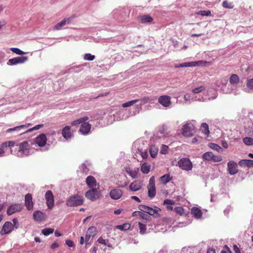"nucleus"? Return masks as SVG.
I'll return each mask as SVG.
<instances>
[{
  "label": "nucleus",
  "mask_w": 253,
  "mask_h": 253,
  "mask_svg": "<svg viewBox=\"0 0 253 253\" xmlns=\"http://www.w3.org/2000/svg\"><path fill=\"white\" fill-rule=\"evenodd\" d=\"M83 202L84 200L81 196L74 195L67 201L66 205L68 207H75L82 205Z\"/></svg>",
  "instance_id": "f257e3e1"
},
{
  "label": "nucleus",
  "mask_w": 253,
  "mask_h": 253,
  "mask_svg": "<svg viewBox=\"0 0 253 253\" xmlns=\"http://www.w3.org/2000/svg\"><path fill=\"white\" fill-rule=\"evenodd\" d=\"M30 145L27 141H23L19 145V151L17 152V155L19 157L27 156L29 153Z\"/></svg>",
  "instance_id": "f03ea898"
},
{
  "label": "nucleus",
  "mask_w": 253,
  "mask_h": 253,
  "mask_svg": "<svg viewBox=\"0 0 253 253\" xmlns=\"http://www.w3.org/2000/svg\"><path fill=\"white\" fill-rule=\"evenodd\" d=\"M178 165L181 169L187 171L191 170L193 168L192 162L187 158L180 159L178 162Z\"/></svg>",
  "instance_id": "7ed1b4c3"
},
{
  "label": "nucleus",
  "mask_w": 253,
  "mask_h": 253,
  "mask_svg": "<svg viewBox=\"0 0 253 253\" xmlns=\"http://www.w3.org/2000/svg\"><path fill=\"white\" fill-rule=\"evenodd\" d=\"M99 186L97 188L91 189L86 192L85 197L91 201H95L99 198L100 193L98 191Z\"/></svg>",
  "instance_id": "20e7f679"
},
{
  "label": "nucleus",
  "mask_w": 253,
  "mask_h": 253,
  "mask_svg": "<svg viewBox=\"0 0 253 253\" xmlns=\"http://www.w3.org/2000/svg\"><path fill=\"white\" fill-rule=\"evenodd\" d=\"M147 188L148 197L150 198H154L156 193L154 176H152L150 177Z\"/></svg>",
  "instance_id": "39448f33"
},
{
  "label": "nucleus",
  "mask_w": 253,
  "mask_h": 253,
  "mask_svg": "<svg viewBox=\"0 0 253 253\" xmlns=\"http://www.w3.org/2000/svg\"><path fill=\"white\" fill-rule=\"evenodd\" d=\"M194 126L191 124H186L184 125L182 128V134L186 137H190L193 135Z\"/></svg>",
  "instance_id": "423d86ee"
},
{
  "label": "nucleus",
  "mask_w": 253,
  "mask_h": 253,
  "mask_svg": "<svg viewBox=\"0 0 253 253\" xmlns=\"http://www.w3.org/2000/svg\"><path fill=\"white\" fill-rule=\"evenodd\" d=\"M45 198L46 203L48 209H51L53 208L54 204V197L52 192L50 190H48L45 194Z\"/></svg>",
  "instance_id": "0eeeda50"
},
{
  "label": "nucleus",
  "mask_w": 253,
  "mask_h": 253,
  "mask_svg": "<svg viewBox=\"0 0 253 253\" xmlns=\"http://www.w3.org/2000/svg\"><path fill=\"white\" fill-rule=\"evenodd\" d=\"M13 229V225L11 222L6 221L3 225L2 228L0 231V234L1 235L8 234L12 232Z\"/></svg>",
  "instance_id": "6e6552de"
},
{
  "label": "nucleus",
  "mask_w": 253,
  "mask_h": 253,
  "mask_svg": "<svg viewBox=\"0 0 253 253\" xmlns=\"http://www.w3.org/2000/svg\"><path fill=\"white\" fill-rule=\"evenodd\" d=\"M227 170L231 175H235L238 172V165L233 161H230L227 163Z\"/></svg>",
  "instance_id": "1a4fd4ad"
},
{
  "label": "nucleus",
  "mask_w": 253,
  "mask_h": 253,
  "mask_svg": "<svg viewBox=\"0 0 253 253\" xmlns=\"http://www.w3.org/2000/svg\"><path fill=\"white\" fill-rule=\"evenodd\" d=\"M171 98L168 95L160 96L158 99V102L165 107H168L171 105Z\"/></svg>",
  "instance_id": "9d476101"
},
{
  "label": "nucleus",
  "mask_w": 253,
  "mask_h": 253,
  "mask_svg": "<svg viewBox=\"0 0 253 253\" xmlns=\"http://www.w3.org/2000/svg\"><path fill=\"white\" fill-rule=\"evenodd\" d=\"M96 232V229L94 226H91L88 229L85 236L86 245L90 244L89 240L95 236Z\"/></svg>",
  "instance_id": "9b49d317"
},
{
  "label": "nucleus",
  "mask_w": 253,
  "mask_h": 253,
  "mask_svg": "<svg viewBox=\"0 0 253 253\" xmlns=\"http://www.w3.org/2000/svg\"><path fill=\"white\" fill-rule=\"evenodd\" d=\"M143 185V182L141 180H135L129 184V188L132 191H137L141 189Z\"/></svg>",
  "instance_id": "f8f14e48"
},
{
  "label": "nucleus",
  "mask_w": 253,
  "mask_h": 253,
  "mask_svg": "<svg viewBox=\"0 0 253 253\" xmlns=\"http://www.w3.org/2000/svg\"><path fill=\"white\" fill-rule=\"evenodd\" d=\"M47 141V138L45 134L43 133L40 134L35 138V142L40 147L45 146Z\"/></svg>",
  "instance_id": "ddd939ff"
},
{
  "label": "nucleus",
  "mask_w": 253,
  "mask_h": 253,
  "mask_svg": "<svg viewBox=\"0 0 253 253\" xmlns=\"http://www.w3.org/2000/svg\"><path fill=\"white\" fill-rule=\"evenodd\" d=\"M23 208L22 205L21 204H14L10 206L7 210V214L8 215H11L13 213L20 211Z\"/></svg>",
  "instance_id": "4468645a"
},
{
  "label": "nucleus",
  "mask_w": 253,
  "mask_h": 253,
  "mask_svg": "<svg viewBox=\"0 0 253 253\" xmlns=\"http://www.w3.org/2000/svg\"><path fill=\"white\" fill-rule=\"evenodd\" d=\"M86 184L90 189L97 188V183L95 178L91 175L87 176L85 179Z\"/></svg>",
  "instance_id": "2eb2a0df"
},
{
  "label": "nucleus",
  "mask_w": 253,
  "mask_h": 253,
  "mask_svg": "<svg viewBox=\"0 0 253 253\" xmlns=\"http://www.w3.org/2000/svg\"><path fill=\"white\" fill-rule=\"evenodd\" d=\"M28 56H21L16 57L10 59L8 61V63L10 64H19V63H23L28 61Z\"/></svg>",
  "instance_id": "dca6fc26"
},
{
  "label": "nucleus",
  "mask_w": 253,
  "mask_h": 253,
  "mask_svg": "<svg viewBox=\"0 0 253 253\" xmlns=\"http://www.w3.org/2000/svg\"><path fill=\"white\" fill-rule=\"evenodd\" d=\"M33 202L32 196L31 194H27L25 197V205L28 210H31L33 209Z\"/></svg>",
  "instance_id": "f3484780"
},
{
  "label": "nucleus",
  "mask_w": 253,
  "mask_h": 253,
  "mask_svg": "<svg viewBox=\"0 0 253 253\" xmlns=\"http://www.w3.org/2000/svg\"><path fill=\"white\" fill-rule=\"evenodd\" d=\"M33 218L35 220L42 221L45 220L46 215L40 211H36L33 213Z\"/></svg>",
  "instance_id": "a211bd4d"
},
{
  "label": "nucleus",
  "mask_w": 253,
  "mask_h": 253,
  "mask_svg": "<svg viewBox=\"0 0 253 253\" xmlns=\"http://www.w3.org/2000/svg\"><path fill=\"white\" fill-rule=\"evenodd\" d=\"M123 195V191L120 189H114L110 192L111 198L114 200L120 199Z\"/></svg>",
  "instance_id": "6ab92c4d"
},
{
  "label": "nucleus",
  "mask_w": 253,
  "mask_h": 253,
  "mask_svg": "<svg viewBox=\"0 0 253 253\" xmlns=\"http://www.w3.org/2000/svg\"><path fill=\"white\" fill-rule=\"evenodd\" d=\"M31 125V124L28 123V124H26V125H21V126H15V127H13V128H10L7 129L6 130V132L10 133V132H11L12 131H16L17 132H19L21 130L25 129L27 128Z\"/></svg>",
  "instance_id": "aec40b11"
},
{
  "label": "nucleus",
  "mask_w": 253,
  "mask_h": 253,
  "mask_svg": "<svg viewBox=\"0 0 253 253\" xmlns=\"http://www.w3.org/2000/svg\"><path fill=\"white\" fill-rule=\"evenodd\" d=\"M72 19L71 17L64 19L61 22L57 23L54 27L53 29L55 30H60L66 24L70 23Z\"/></svg>",
  "instance_id": "412c9836"
},
{
  "label": "nucleus",
  "mask_w": 253,
  "mask_h": 253,
  "mask_svg": "<svg viewBox=\"0 0 253 253\" xmlns=\"http://www.w3.org/2000/svg\"><path fill=\"white\" fill-rule=\"evenodd\" d=\"M90 128L91 125L88 123L84 122L81 124L79 131L83 134H86L90 131Z\"/></svg>",
  "instance_id": "4be33fe9"
},
{
  "label": "nucleus",
  "mask_w": 253,
  "mask_h": 253,
  "mask_svg": "<svg viewBox=\"0 0 253 253\" xmlns=\"http://www.w3.org/2000/svg\"><path fill=\"white\" fill-rule=\"evenodd\" d=\"M161 211V209L158 207H155L154 209L149 207L147 213L154 217H158L160 216L159 212Z\"/></svg>",
  "instance_id": "5701e85b"
},
{
  "label": "nucleus",
  "mask_w": 253,
  "mask_h": 253,
  "mask_svg": "<svg viewBox=\"0 0 253 253\" xmlns=\"http://www.w3.org/2000/svg\"><path fill=\"white\" fill-rule=\"evenodd\" d=\"M191 214L196 219H200L202 216L201 210L197 207H193L191 210Z\"/></svg>",
  "instance_id": "b1692460"
},
{
  "label": "nucleus",
  "mask_w": 253,
  "mask_h": 253,
  "mask_svg": "<svg viewBox=\"0 0 253 253\" xmlns=\"http://www.w3.org/2000/svg\"><path fill=\"white\" fill-rule=\"evenodd\" d=\"M140 22L142 24L150 23L153 21V18L149 15H143L139 17Z\"/></svg>",
  "instance_id": "393cba45"
},
{
  "label": "nucleus",
  "mask_w": 253,
  "mask_h": 253,
  "mask_svg": "<svg viewBox=\"0 0 253 253\" xmlns=\"http://www.w3.org/2000/svg\"><path fill=\"white\" fill-rule=\"evenodd\" d=\"M238 164L240 167H253V160H242L239 162Z\"/></svg>",
  "instance_id": "a878e982"
},
{
  "label": "nucleus",
  "mask_w": 253,
  "mask_h": 253,
  "mask_svg": "<svg viewBox=\"0 0 253 253\" xmlns=\"http://www.w3.org/2000/svg\"><path fill=\"white\" fill-rule=\"evenodd\" d=\"M62 136L66 139L71 137L72 133L71 132V127L69 126H66L63 128L62 131Z\"/></svg>",
  "instance_id": "bb28decb"
},
{
  "label": "nucleus",
  "mask_w": 253,
  "mask_h": 253,
  "mask_svg": "<svg viewBox=\"0 0 253 253\" xmlns=\"http://www.w3.org/2000/svg\"><path fill=\"white\" fill-rule=\"evenodd\" d=\"M151 166L146 163H144L141 166V171L144 174H147L150 171Z\"/></svg>",
  "instance_id": "cd10ccee"
},
{
  "label": "nucleus",
  "mask_w": 253,
  "mask_h": 253,
  "mask_svg": "<svg viewBox=\"0 0 253 253\" xmlns=\"http://www.w3.org/2000/svg\"><path fill=\"white\" fill-rule=\"evenodd\" d=\"M213 154L211 152H207L202 155V158L208 161H211Z\"/></svg>",
  "instance_id": "c85d7f7f"
},
{
  "label": "nucleus",
  "mask_w": 253,
  "mask_h": 253,
  "mask_svg": "<svg viewBox=\"0 0 253 253\" xmlns=\"http://www.w3.org/2000/svg\"><path fill=\"white\" fill-rule=\"evenodd\" d=\"M201 130L203 133L207 135H209L210 133V130L209 129V126L207 123H203L201 125Z\"/></svg>",
  "instance_id": "c756f323"
},
{
  "label": "nucleus",
  "mask_w": 253,
  "mask_h": 253,
  "mask_svg": "<svg viewBox=\"0 0 253 253\" xmlns=\"http://www.w3.org/2000/svg\"><path fill=\"white\" fill-rule=\"evenodd\" d=\"M230 83L232 84H237L239 82V78L236 74H232L230 78Z\"/></svg>",
  "instance_id": "7c9ffc66"
},
{
  "label": "nucleus",
  "mask_w": 253,
  "mask_h": 253,
  "mask_svg": "<svg viewBox=\"0 0 253 253\" xmlns=\"http://www.w3.org/2000/svg\"><path fill=\"white\" fill-rule=\"evenodd\" d=\"M43 126H44L43 124L36 125L35 126H34L33 127H32L29 129H28L27 130H25V131L20 132L19 133V134L22 135V134L26 133L29 132H31L32 131H34L35 130H38V129H40V128L43 127Z\"/></svg>",
  "instance_id": "2f4dec72"
},
{
  "label": "nucleus",
  "mask_w": 253,
  "mask_h": 253,
  "mask_svg": "<svg viewBox=\"0 0 253 253\" xmlns=\"http://www.w3.org/2000/svg\"><path fill=\"white\" fill-rule=\"evenodd\" d=\"M158 151V149L155 146H152L150 147L149 149V153L152 158H155L157 156Z\"/></svg>",
  "instance_id": "473e14b6"
},
{
  "label": "nucleus",
  "mask_w": 253,
  "mask_h": 253,
  "mask_svg": "<svg viewBox=\"0 0 253 253\" xmlns=\"http://www.w3.org/2000/svg\"><path fill=\"white\" fill-rule=\"evenodd\" d=\"M88 119V117H84L83 118L74 121L73 122H72L71 125L72 126H75L76 125L82 124L84 122L87 121Z\"/></svg>",
  "instance_id": "72a5a7b5"
},
{
  "label": "nucleus",
  "mask_w": 253,
  "mask_h": 253,
  "mask_svg": "<svg viewBox=\"0 0 253 253\" xmlns=\"http://www.w3.org/2000/svg\"><path fill=\"white\" fill-rule=\"evenodd\" d=\"M130 227V225L129 223H125L122 225H119L116 226V228L120 230H127Z\"/></svg>",
  "instance_id": "f704fd0d"
},
{
  "label": "nucleus",
  "mask_w": 253,
  "mask_h": 253,
  "mask_svg": "<svg viewBox=\"0 0 253 253\" xmlns=\"http://www.w3.org/2000/svg\"><path fill=\"white\" fill-rule=\"evenodd\" d=\"M160 180L164 184H166L171 180L170 175L169 174H166L160 177Z\"/></svg>",
  "instance_id": "c9c22d12"
},
{
  "label": "nucleus",
  "mask_w": 253,
  "mask_h": 253,
  "mask_svg": "<svg viewBox=\"0 0 253 253\" xmlns=\"http://www.w3.org/2000/svg\"><path fill=\"white\" fill-rule=\"evenodd\" d=\"M14 144H15L14 141H6V142H3L2 143H1L0 146H1V148H6L7 147H13V146H14Z\"/></svg>",
  "instance_id": "e433bc0d"
},
{
  "label": "nucleus",
  "mask_w": 253,
  "mask_h": 253,
  "mask_svg": "<svg viewBox=\"0 0 253 253\" xmlns=\"http://www.w3.org/2000/svg\"><path fill=\"white\" fill-rule=\"evenodd\" d=\"M54 232V229L51 228H44L42 230V233L44 236H48L50 234L53 233Z\"/></svg>",
  "instance_id": "4c0bfd02"
},
{
  "label": "nucleus",
  "mask_w": 253,
  "mask_h": 253,
  "mask_svg": "<svg viewBox=\"0 0 253 253\" xmlns=\"http://www.w3.org/2000/svg\"><path fill=\"white\" fill-rule=\"evenodd\" d=\"M243 142L247 145L251 146L253 145V138L246 137L243 138Z\"/></svg>",
  "instance_id": "58836bf2"
},
{
  "label": "nucleus",
  "mask_w": 253,
  "mask_h": 253,
  "mask_svg": "<svg viewBox=\"0 0 253 253\" xmlns=\"http://www.w3.org/2000/svg\"><path fill=\"white\" fill-rule=\"evenodd\" d=\"M208 145L211 148L215 150L217 152H219L220 150H222L221 147L215 143H210Z\"/></svg>",
  "instance_id": "ea45409f"
},
{
  "label": "nucleus",
  "mask_w": 253,
  "mask_h": 253,
  "mask_svg": "<svg viewBox=\"0 0 253 253\" xmlns=\"http://www.w3.org/2000/svg\"><path fill=\"white\" fill-rule=\"evenodd\" d=\"M138 227H139V229L140 230V233L141 234H144L146 233V226L145 224H142L141 222H139L138 223Z\"/></svg>",
  "instance_id": "a19ab883"
},
{
  "label": "nucleus",
  "mask_w": 253,
  "mask_h": 253,
  "mask_svg": "<svg viewBox=\"0 0 253 253\" xmlns=\"http://www.w3.org/2000/svg\"><path fill=\"white\" fill-rule=\"evenodd\" d=\"M246 85L248 89L253 91V78L247 80Z\"/></svg>",
  "instance_id": "79ce46f5"
},
{
  "label": "nucleus",
  "mask_w": 253,
  "mask_h": 253,
  "mask_svg": "<svg viewBox=\"0 0 253 253\" xmlns=\"http://www.w3.org/2000/svg\"><path fill=\"white\" fill-rule=\"evenodd\" d=\"M205 88L206 87L204 86L201 85L200 86L193 89L192 91L194 94H197L204 90Z\"/></svg>",
  "instance_id": "37998d69"
},
{
  "label": "nucleus",
  "mask_w": 253,
  "mask_h": 253,
  "mask_svg": "<svg viewBox=\"0 0 253 253\" xmlns=\"http://www.w3.org/2000/svg\"><path fill=\"white\" fill-rule=\"evenodd\" d=\"M138 99H135V100H132V101H128V102H126L125 103H123L122 104V106L124 108L125 107H129L130 106H132L133 105V104H134L135 103L138 102Z\"/></svg>",
  "instance_id": "c03bdc74"
},
{
  "label": "nucleus",
  "mask_w": 253,
  "mask_h": 253,
  "mask_svg": "<svg viewBox=\"0 0 253 253\" xmlns=\"http://www.w3.org/2000/svg\"><path fill=\"white\" fill-rule=\"evenodd\" d=\"M10 50L14 53L20 55L25 53L24 51L17 47H11Z\"/></svg>",
  "instance_id": "a18cd8bd"
},
{
  "label": "nucleus",
  "mask_w": 253,
  "mask_h": 253,
  "mask_svg": "<svg viewBox=\"0 0 253 253\" xmlns=\"http://www.w3.org/2000/svg\"><path fill=\"white\" fill-rule=\"evenodd\" d=\"M84 59L85 60L92 61L95 59V56L90 53H86L84 55Z\"/></svg>",
  "instance_id": "49530a36"
},
{
  "label": "nucleus",
  "mask_w": 253,
  "mask_h": 253,
  "mask_svg": "<svg viewBox=\"0 0 253 253\" xmlns=\"http://www.w3.org/2000/svg\"><path fill=\"white\" fill-rule=\"evenodd\" d=\"M126 172L133 178H135L137 176L136 172L132 171L129 168L126 169Z\"/></svg>",
  "instance_id": "de8ad7c7"
},
{
  "label": "nucleus",
  "mask_w": 253,
  "mask_h": 253,
  "mask_svg": "<svg viewBox=\"0 0 253 253\" xmlns=\"http://www.w3.org/2000/svg\"><path fill=\"white\" fill-rule=\"evenodd\" d=\"M174 210L176 213L180 215H183L184 213V209L181 207H177L175 208Z\"/></svg>",
  "instance_id": "09e8293b"
},
{
  "label": "nucleus",
  "mask_w": 253,
  "mask_h": 253,
  "mask_svg": "<svg viewBox=\"0 0 253 253\" xmlns=\"http://www.w3.org/2000/svg\"><path fill=\"white\" fill-rule=\"evenodd\" d=\"M222 157L220 155H213L212 159L211 161L214 162H219L222 160Z\"/></svg>",
  "instance_id": "8fccbe9b"
},
{
  "label": "nucleus",
  "mask_w": 253,
  "mask_h": 253,
  "mask_svg": "<svg viewBox=\"0 0 253 253\" xmlns=\"http://www.w3.org/2000/svg\"><path fill=\"white\" fill-rule=\"evenodd\" d=\"M222 6L224 8H232L233 7V6L232 5V3L230 2H228L226 0L223 1Z\"/></svg>",
  "instance_id": "3c124183"
},
{
  "label": "nucleus",
  "mask_w": 253,
  "mask_h": 253,
  "mask_svg": "<svg viewBox=\"0 0 253 253\" xmlns=\"http://www.w3.org/2000/svg\"><path fill=\"white\" fill-rule=\"evenodd\" d=\"M149 208V207L142 205H139L138 207V209L139 210L146 213H147Z\"/></svg>",
  "instance_id": "603ef678"
},
{
  "label": "nucleus",
  "mask_w": 253,
  "mask_h": 253,
  "mask_svg": "<svg viewBox=\"0 0 253 253\" xmlns=\"http://www.w3.org/2000/svg\"><path fill=\"white\" fill-rule=\"evenodd\" d=\"M169 147L166 145H162L161 149V153L166 154L168 152Z\"/></svg>",
  "instance_id": "864d4df0"
},
{
  "label": "nucleus",
  "mask_w": 253,
  "mask_h": 253,
  "mask_svg": "<svg viewBox=\"0 0 253 253\" xmlns=\"http://www.w3.org/2000/svg\"><path fill=\"white\" fill-rule=\"evenodd\" d=\"M200 13L202 16H210L211 15V12L210 10H201L200 11Z\"/></svg>",
  "instance_id": "5fc2aeb1"
},
{
  "label": "nucleus",
  "mask_w": 253,
  "mask_h": 253,
  "mask_svg": "<svg viewBox=\"0 0 253 253\" xmlns=\"http://www.w3.org/2000/svg\"><path fill=\"white\" fill-rule=\"evenodd\" d=\"M197 64H177L175 65V68H180V67H192V66H195Z\"/></svg>",
  "instance_id": "6e6d98bb"
},
{
  "label": "nucleus",
  "mask_w": 253,
  "mask_h": 253,
  "mask_svg": "<svg viewBox=\"0 0 253 253\" xmlns=\"http://www.w3.org/2000/svg\"><path fill=\"white\" fill-rule=\"evenodd\" d=\"M174 204H175V202L174 201L171 200L166 199L164 201V205H173Z\"/></svg>",
  "instance_id": "4d7b16f0"
},
{
  "label": "nucleus",
  "mask_w": 253,
  "mask_h": 253,
  "mask_svg": "<svg viewBox=\"0 0 253 253\" xmlns=\"http://www.w3.org/2000/svg\"><path fill=\"white\" fill-rule=\"evenodd\" d=\"M184 63H211V62L204 60H199L196 61H190L188 62H185Z\"/></svg>",
  "instance_id": "13d9d810"
},
{
  "label": "nucleus",
  "mask_w": 253,
  "mask_h": 253,
  "mask_svg": "<svg viewBox=\"0 0 253 253\" xmlns=\"http://www.w3.org/2000/svg\"><path fill=\"white\" fill-rule=\"evenodd\" d=\"M224 248L226 249V250L221 251L220 253H232L230 248L227 245H225Z\"/></svg>",
  "instance_id": "bf43d9fd"
},
{
  "label": "nucleus",
  "mask_w": 253,
  "mask_h": 253,
  "mask_svg": "<svg viewBox=\"0 0 253 253\" xmlns=\"http://www.w3.org/2000/svg\"><path fill=\"white\" fill-rule=\"evenodd\" d=\"M97 242L102 245H106V242L105 239L102 237H100L98 240Z\"/></svg>",
  "instance_id": "052dcab7"
},
{
  "label": "nucleus",
  "mask_w": 253,
  "mask_h": 253,
  "mask_svg": "<svg viewBox=\"0 0 253 253\" xmlns=\"http://www.w3.org/2000/svg\"><path fill=\"white\" fill-rule=\"evenodd\" d=\"M66 244L67 245L70 247H72L74 246V242L70 240H66Z\"/></svg>",
  "instance_id": "680f3d73"
},
{
  "label": "nucleus",
  "mask_w": 253,
  "mask_h": 253,
  "mask_svg": "<svg viewBox=\"0 0 253 253\" xmlns=\"http://www.w3.org/2000/svg\"><path fill=\"white\" fill-rule=\"evenodd\" d=\"M140 152L141 156L143 159H146L147 158L148 154L146 151H140Z\"/></svg>",
  "instance_id": "e2e57ef3"
},
{
  "label": "nucleus",
  "mask_w": 253,
  "mask_h": 253,
  "mask_svg": "<svg viewBox=\"0 0 253 253\" xmlns=\"http://www.w3.org/2000/svg\"><path fill=\"white\" fill-rule=\"evenodd\" d=\"M233 250L235 253H241L240 249L236 245H234Z\"/></svg>",
  "instance_id": "0e129e2a"
},
{
  "label": "nucleus",
  "mask_w": 253,
  "mask_h": 253,
  "mask_svg": "<svg viewBox=\"0 0 253 253\" xmlns=\"http://www.w3.org/2000/svg\"><path fill=\"white\" fill-rule=\"evenodd\" d=\"M13 227L15 226V228L17 229L18 227V221L16 218H14L13 220Z\"/></svg>",
  "instance_id": "69168bd1"
},
{
  "label": "nucleus",
  "mask_w": 253,
  "mask_h": 253,
  "mask_svg": "<svg viewBox=\"0 0 253 253\" xmlns=\"http://www.w3.org/2000/svg\"><path fill=\"white\" fill-rule=\"evenodd\" d=\"M58 247H59L58 243H57L56 242H54L51 244V245L50 246V248L52 249H54L55 248H58Z\"/></svg>",
  "instance_id": "338daca9"
},
{
  "label": "nucleus",
  "mask_w": 253,
  "mask_h": 253,
  "mask_svg": "<svg viewBox=\"0 0 253 253\" xmlns=\"http://www.w3.org/2000/svg\"><path fill=\"white\" fill-rule=\"evenodd\" d=\"M207 253H216L215 250L213 248L208 249L207 251Z\"/></svg>",
  "instance_id": "774afa93"
}]
</instances>
